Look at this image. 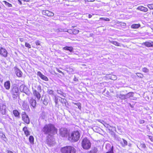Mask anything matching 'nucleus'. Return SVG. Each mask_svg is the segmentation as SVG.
<instances>
[{"mask_svg":"<svg viewBox=\"0 0 153 153\" xmlns=\"http://www.w3.org/2000/svg\"><path fill=\"white\" fill-rule=\"evenodd\" d=\"M42 131L46 134L51 133L53 135H54L57 134L58 130L53 124H49L45 125Z\"/></svg>","mask_w":153,"mask_h":153,"instance_id":"obj_1","label":"nucleus"},{"mask_svg":"<svg viewBox=\"0 0 153 153\" xmlns=\"http://www.w3.org/2000/svg\"><path fill=\"white\" fill-rule=\"evenodd\" d=\"M80 134L78 131H74L72 132L69 135L68 140L73 142L77 141L79 139Z\"/></svg>","mask_w":153,"mask_h":153,"instance_id":"obj_2","label":"nucleus"},{"mask_svg":"<svg viewBox=\"0 0 153 153\" xmlns=\"http://www.w3.org/2000/svg\"><path fill=\"white\" fill-rule=\"evenodd\" d=\"M61 153H76V149L73 146H66L60 149Z\"/></svg>","mask_w":153,"mask_h":153,"instance_id":"obj_3","label":"nucleus"},{"mask_svg":"<svg viewBox=\"0 0 153 153\" xmlns=\"http://www.w3.org/2000/svg\"><path fill=\"white\" fill-rule=\"evenodd\" d=\"M91 143L90 141L87 138H84L82 142V147L85 149L88 150L90 148Z\"/></svg>","mask_w":153,"mask_h":153,"instance_id":"obj_4","label":"nucleus"},{"mask_svg":"<svg viewBox=\"0 0 153 153\" xmlns=\"http://www.w3.org/2000/svg\"><path fill=\"white\" fill-rule=\"evenodd\" d=\"M13 97L16 99L19 95V90L18 87L15 85H13L11 91Z\"/></svg>","mask_w":153,"mask_h":153,"instance_id":"obj_5","label":"nucleus"},{"mask_svg":"<svg viewBox=\"0 0 153 153\" xmlns=\"http://www.w3.org/2000/svg\"><path fill=\"white\" fill-rule=\"evenodd\" d=\"M22 119L25 123L29 124L30 123V120L28 115L25 112H23L22 114Z\"/></svg>","mask_w":153,"mask_h":153,"instance_id":"obj_6","label":"nucleus"},{"mask_svg":"<svg viewBox=\"0 0 153 153\" xmlns=\"http://www.w3.org/2000/svg\"><path fill=\"white\" fill-rule=\"evenodd\" d=\"M33 93L34 96L37 98V100H39L41 97L40 92H38L37 90L33 88Z\"/></svg>","mask_w":153,"mask_h":153,"instance_id":"obj_7","label":"nucleus"},{"mask_svg":"<svg viewBox=\"0 0 153 153\" xmlns=\"http://www.w3.org/2000/svg\"><path fill=\"white\" fill-rule=\"evenodd\" d=\"M8 53L7 51L4 48H1L0 49V54L3 56L6 57Z\"/></svg>","mask_w":153,"mask_h":153,"instance_id":"obj_8","label":"nucleus"},{"mask_svg":"<svg viewBox=\"0 0 153 153\" xmlns=\"http://www.w3.org/2000/svg\"><path fill=\"white\" fill-rule=\"evenodd\" d=\"M118 141L122 147H124L127 145V141L123 139H120L118 140Z\"/></svg>","mask_w":153,"mask_h":153,"instance_id":"obj_9","label":"nucleus"},{"mask_svg":"<svg viewBox=\"0 0 153 153\" xmlns=\"http://www.w3.org/2000/svg\"><path fill=\"white\" fill-rule=\"evenodd\" d=\"M19 89L21 92L25 93L27 92L28 90L27 87L24 85H22L20 86Z\"/></svg>","mask_w":153,"mask_h":153,"instance_id":"obj_10","label":"nucleus"},{"mask_svg":"<svg viewBox=\"0 0 153 153\" xmlns=\"http://www.w3.org/2000/svg\"><path fill=\"white\" fill-rule=\"evenodd\" d=\"M68 133L67 130L64 128L61 129L60 131V134L62 137H65Z\"/></svg>","mask_w":153,"mask_h":153,"instance_id":"obj_11","label":"nucleus"},{"mask_svg":"<svg viewBox=\"0 0 153 153\" xmlns=\"http://www.w3.org/2000/svg\"><path fill=\"white\" fill-rule=\"evenodd\" d=\"M37 75L42 79L45 81H48V78L45 76L43 75L40 71L37 72Z\"/></svg>","mask_w":153,"mask_h":153,"instance_id":"obj_12","label":"nucleus"},{"mask_svg":"<svg viewBox=\"0 0 153 153\" xmlns=\"http://www.w3.org/2000/svg\"><path fill=\"white\" fill-rule=\"evenodd\" d=\"M22 130L26 137H28L30 135V132L28 130L27 127H24L23 128Z\"/></svg>","mask_w":153,"mask_h":153,"instance_id":"obj_13","label":"nucleus"},{"mask_svg":"<svg viewBox=\"0 0 153 153\" xmlns=\"http://www.w3.org/2000/svg\"><path fill=\"white\" fill-rule=\"evenodd\" d=\"M144 45L148 47H153V42L152 41H149L144 42Z\"/></svg>","mask_w":153,"mask_h":153,"instance_id":"obj_14","label":"nucleus"},{"mask_svg":"<svg viewBox=\"0 0 153 153\" xmlns=\"http://www.w3.org/2000/svg\"><path fill=\"white\" fill-rule=\"evenodd\" d=\"M4 86L7 90H9L10 87V82L9 81L5 82L4 84Z\"/></svg>","mask_w":153,"mask_h":153,"instance_id":"obj_15","label":"nucleus"},{"mask_svg":"<svg viewBox=\"0 0 153 153\" xmlns=\"http://www.w3.org/2000/svg\"><path fill=\"white\" fill-rule=\"evenodd\" d=\"M29 102L31 105H36V101L35 100L31 98L29 100Z\"/></svg>","mask_w":153,"mask_h":153,"instance_id":"obj_16","label":"nucleus"},{"mask_svg":"<svg viewBox=\"0 0 153 153\" xmlns=\"http://www.w3.org/2000/svg\"><path fill=\"white\" fill-rule=\"evenodd\" d=\"M108 77L109 78V79H111L113 80H115L117 79V76L114 75H108Z\"/></svg>","mask_w":153,"mask_h":153,"instance_id":"obj_17","label":"nucleus"},{"mask_svg":"<svg viewBox=\"0 0 153 153\" xmlns=\"http://www.w3.org/2000/svg\"><path fill=\"white\" fill-rule=\"evenodd\" d=\"M29 141L31 144H33L34 142V138L33 136H30L29 138Z\"/></svg>","mask_w":153,"mask_h":153,"instance_id":"obj_18","label":"nucleus"},{"mask_svg":"<svg viewBox=\"0 0 153 153\" xmlns=\"http://www.w3.org/2000/svg\"><path fill=\"white\" fill-rule=\"evenodd\" d=\"M63 49L65 50L69 51L70 52L72 51L73 50V48L71 47L66 46L64 47Z\"/></svg>","mask_w":153,"mask_h":153,"instance_id":"obj_19","label":"nucleus"},{"mask_svg":"<svg viewBox=\"0 0 153 153\" xmlns=\"http://www.w3.org/2000/svg\"><path fill=\"white\" fill-rule=\"evenodd\" d=\"M140 26V25L139 24H133L131 25V27L133 29H136L138 28Z\"/></svg>","mask_w":153,"mask_h":153,"instance_id":"obj_20","label":"nucleus"},{"mask_svg":"<svg viewBox=\"0 0 153 153\" xmlns=\"http://www.w3.org/2000/svg\"><path fill=\"white\" fill-rule=\"evenodd\" d=\"M13 113L15 117H18L19 116V113L17 110H13Z\"/></svg>","mask_w":153,"mask_h":153,"instance_id":"obj_21","label":"nucleus"},{"mask_svg":"<svg viewBox=\"0 0 153 153\" xmlns=\"http://www.w3.org/2000/svg\"><path fill=\"white\" fill-rule=\"evenodd\" d=\"M3 3L6 6H7L8 7H12V5L9 3L7 2L6 1H3Z\"/></svg>","mask_w":153,"mask_h":153,"instance_id":"obj_22","label":"nucleus"},{"mask_svg":"<svg viewBox=\"0 0 153 153\" xmlns=\"http://www.w3.org/2000/svg\"><path fill=\"white\" fill-rule=\"evenodd\" d=\"M106 153H114L113 146H110V149Z\"/></svg>","mask_w":153,"mask_h":153,"instance_id":"obj_23","label":"nucleus"},{"mask_svg":"<svg viewBox=\"0 0 153 153\" xmlns=\"http://www.w3.org/2000/svg\"><path fill=\"white\" fill-rule=\"evenodd\" d=\"M57 92L58 94H60L62 96L64 97H65L66 94L63 93V92H62L61 91L59 90H57Z\"/></svg>","mask_w":153,"mask_h":153,"instance_id":"obj_24","label":"nucleus"},{"mask_svg":"<svg viewBox=\"0 0 153 153\" xmlns=\"http://www.w3.org/2000/svg\"><path fill=\"white\" fill-rule=\"evenodd\" d=\"M22 74V72L19 70L16 71V75L20 77Z\"/></svg>","mask_w":153,"mask_h":153,"instance_id":"obj_25","label":"nucleus"},{"mask_svg":"<svg viewBox=\"0 0 153 153\" xmlns=\"http://www.w3.org/2000/svg\"><path fill=\"white\" fill-rule=\"evenodd\" d=\"M110 42L111 43L114 44V45L116 46H120L119 43L117 42L114 41H111Z\"/></svg>","mask_w":153,"mask_h":153,"instance_id":"obj_26","label":"nucleus"},{"mask_svg":"<svg viewBox=\"0 0 153 153\" xmlns=\"http://www.w3.org/2000/svg\"><path fill=\"white\" fill-rule=\"evenodd\" d=\"M49 11L48 10H43L42 11V14L44 15L48 16Z\"/></svg>","mask_w":153,"mask_h":153,"instance_id":"obj_27","label":"nucleus"},{"mask_svg":"<svg viewBox=\"0 0 153 153\" xmlns=\"http://www.w3.org/2000/svg\"><path fill=\"white\" fill-rule=\"evenodd\" d=\"M47 92L48 94H53V91L51 89H48Z\"/></svg>","mask_w":153,"mask_h":153,"instance_id":"obj_28","label":"nucleus"},{"mask_svg":"<svg viewBox=\"0 0 153 153\" xmlns=\"http://www.w3.org/2000/svg\"><path fill=\"white\" fill-rule=\"evenodd\" d=\"M79 32V30H78L74 29L73 30L72 33L73 34H77Z\"/></svg>","mask_w":153,"mask_h":153,"instance_id":"obj_29","label":"nucleus"},{"mask_svg":"<svg viewBox=\"0 0 153 153\" xmlns=\"http://www.w3.org/2000/svg\"><path fill=\"white\" fill-rule=\"evenodd\" d=\"M37 89L38 92H41L42 91L41 86L39 85H38L37 88Z\"/></svg>","mask_w":153,"mask_h":153,"instance_id":"obj_30","label":"nucleus"},{"mask_svg":"<svg viewBox=\"0 0 153 153\" xmlns=\"http://www.w3.org/2000/svg\"><path fill=\"white\" fill-rule=\"evenodd\" d=\"M60 31H64V32H67L68 33H71V32H69L66 29H60L59 30Z\"/></svg>","mask_w":153,"mask_h":153,"instance_id":"obj_31","label":"nucleus"},{"mask_svg":"<svg viewBox=\"0 0 153 153\" xmlns=\"http://www.w3.org/2000/svg\"><path fill=\"white\" fill-rule=\"evenodd\" d=\"M147 6L150 9H153V4H149Z\"/></svg>","mask_w":153,"mask_h":153,"instance_id":"obj_32","label":"nucleus"},{"mask_svg":"<svg viewBox=\"0 0 153 153\" xmlns=\"http://www.w3.org/2000/svg\"><path fill=\"white\" fill-rule=\"evenodd\" d=\"M54 14L53 13H52L51 12L49 11V13H48V14L47 16H54Z\"/></svg>","mask_w":153,"mask_h":153,"instance_id":"obj_33","label":"nucleus"},{"mask_svg":"<svg viewBox=\"0 0 153 153\" xmlns=\"http://www.w3.org/2000/svg\"><path fill=\"white\" fill-rule=\"evenodd\" d=\"M25 46L28 48H31L30 45L27 42L25 43Z\"/></svg>","mask_w":153,"mask_h":153,"instance_id":"obj_34","label":"nucleus"},{"mask_svg":"<svg viewBox=\"0 0 153 153\" xmlns=\"http://www.w3.org/2000/svg\"><path fill=\"white\" fill-rule=\"evenodd\" d=\"M137 9L143 11V7L142 6H140L138 7Z\"/></svg>","mask_w":153,"mask_h":153,"instance_id":"obj_35","label":"nucleus"},{"mask_svg":"<svg viewBox=\"0 0 153 153\" xmlns=\"http://www.w3.org/2000/svg\"><path fill=\"white\" fill-rule=\"evenodd\" d=\"M100 19H102L105 21H110V19H109L108 18H101Z\"/></svg>","mask_w":153,"mask_h":153,"instance_id":"obj_36","label":"nucleus"},{"mask_svg":"<svg viewBox=\"0 0 153 153\" xmlns=\"http://www.w3.org/2000/svg\"><path fill=\"white\" fill-rule=\"evenodd\" d=\"M88 153H96V152L95 150H92L89 151Z\"/></svg>","mask_w":153,"mask_h":153,"instance_id":"obj_37","label":"nucleus"},{"mask_svg":"<svg viewBox=\"0 0 153 153\" xmlns=\"http://www.w3.org/2000/svg\"><path fill=\"white\" fill-rule=\"evenodd\" d=\"M35 43L37 45H40V42L39 41L37 40L35 42Z\"/></svg>","mask_w":153,"mask_h":153,"instance_id":"obj_38","label":"nucleus"},{"mask_svg":"<svg viewBox=\"0 0 153 153\" xmlns=\"http://www.w3.org/2000/svg\"><path fill=\"white\" fill-rule=\"evenodd\" d=\"M149 138L152 142H153V136H148Z\"/></svg>","mask_w":153,"mask_h":153,"instance_id":"obj_39","label":"nucleus"},{"mask_svg":"<svg viewBox=\"0 0 153 153\" xmlns=\"http://www.w3.org/2000/svg\"><path fill=\"white\" fill-rule=\"evenodd\" d=\"M56 71L58 72H59V73H62L63 74V75H64V74L63 73V72H62L61 71H60V70H59L57 68H56Z\"/></svg>","mask_w":153,"mask_h":153,"instance_id":"obj_40","label":"nucleus"},{"mask_svg":"<svg viewBox=\"0 0 153 153\" xmlns=\"http://www.w3.org/2000/svg\"><path fill=\"white\" fill-rule=\"evenodd\" d=\"M66 100L64 99H62V98L61 99V102H64V103L65 104V105H66V103H65V101H66Z\"/></svg>","mask_w":153,"mask_h":153,"instance_id":"obj_41","label":"nucleus"},{"mask_svg":"<svg viewBox=\"0 0 153 153\" xmlns=\"http://www.w3.org/2000/svg\"><path fill=\"white\" fill-rule=\"evenodd\" d=\"M133 94V93H129L128 94H127L126 96L127 97H129L130 96H132V95Z\"/></svg>","mask_w":153,"mask_h":153,"instance_id":"obj_42","label":"nucleus"},{"mask_svg":"<svg viewBox=\"0 0 153 153\" xmlns=\"http://www.w3.org/2000/svg\"><path fill=\"white\" fill-rule=\"evenodd\" d=\"M95 0H85V2H93Z\"/></svg>","mask_w":153,"mask_h":153,"instance_id":"obj_43","label":"nucleus"},{"mask_svg":"<svg viewBox=\"0 0 153 153\" xmlns=\"http://www.w3.org/2000/svg\"><path fill=\"white\" fill-rule=\"evenodd\" d=\"M148 70L145 68H144V72H148Z\"/></svg>","mask_w":153,"mask_h":153,"instance_id":"obj_44","label":"nucleus"},{"mask_svg":"<svg viewBox=\"0 0 153 153\" xmlns=\"http://www.w3.org/2000/svg\"><path fill=\"white\" fill-rule=\"evenodd\" d=\"M7 153H14L12 151L9 150H7Z\"/></svg>","mask_w":153,"mask_h":153,"instance_id":"obj_45","label":"nucleus"},{"mask_svg":"<svg viewBox=\"0 0 153 153\" xmlns=\"http://www.w3.org/2000/svg\"><path fill=\"white\" fill-rule=\"evenodd\" d=\"M148 9L146 7H144V12H146L147 11Z\"/></svg>","mask_w":153,"mask_h":153,"instance_id":"obj_46","label":"nucleus"},{"mask_svg":"<svg viewBox=\"0 0 153 153\" xmlns=\"http://www.w3.org/2000/svg\"><path fill=\"white\" fill-rule=\"evenodd\" d=\"M19 40L21 42H22L23 41V39L22 38H20L19 39Z\"/></svg>","mask_w":153,"mask_h":153,"instance_id":"obj_47","label":"nucleus"},{"mask_svg":"<svg viewBox=\"0 0 153 153\" xmlns=\"http://www.w3.org/2000/svg\"><path fill=\"white\" fill-rule=\"evenodd\" d=\"M92 15L91 14H89L88 15V17L90 18H91L92 17Z\"/></svg>","mask_w":153,"mask_h":153,"instance_id":"obj_48","label":"nucleus"},{"mask_svg":"<svg viewBox=\"0 0 153 153\" xmlns=\"http://www.w3.org/2000/svg\"><path fill=\"white\" fill-rule=\"evenodd\" d=\"M18 1L19 2L21 5L22 4V2H21L20 0H19Z\"/></svg>","mask_w":153,"mask_h":153,"instance_id":"obj_49","label":"nucleus"},{"mask_svg":"<svg viewBox=\"0 0 153 153\" xmlns=\"http://www.w3.org/2000/svg\"><path fill=\"white\" fill-rule=\"evenodd\" d=\"M145 26H150V25L149 24H146L145 25Z\"/></svg>","mask_w":153,"mask_h":153,"instance_id":"obj_50","label":"nucleus"},{"mask_svg":"<svg viewBox=\"0 0 153 153\" xmlns=\"http://www.w3.org/2000/svg\"><path fill=\"white\" fill-rule=\"evenodd\" d=\"M146 98H147L148 99V100H149V97H145V98L146 99Z\"/></svg>","mask_w":153,"mask_h":153,"instance_id":"obj_51","label":"nucleus"},{"mask_svg":"<svg viewBox=\"0 0 153 153\" xmlns=\"http://www.w3.org/2000/svg\"><path fill=\"white\" fill-rule=\"evenodd\" d=\"M150 27L151 28V29L153 31V27Z\"/></svg>","mask_w":153,"mask_h":153,"instance_id":"obj_52","label":"nucleus"},{"mask_svg":"<svg viewBox=\"0 0 153 153\" xmlns=\"http://www.w3.org/2000/svg\"><path fill=\"white\" fill-rule=\"evenodd\" d=\"M55 102H56V105L57 104V102H56V100H55Z\"/></svg>","mask_w":153,"mask_h":153,"instance_id":"obj_53","label":"nucleus"},{"mask_svg":"<svg viewBox=\"0 0 153 153\" xmlns=\"http://www.w3.org/2000/svg\"><path fill=\"white\" fill-rule=\"evenodd\" d=\"M100 121V120H99V122H100L101 123H102Z\"/></svg>","mask_w":153,"mask_h":153,"instance_id":"obj_54","label":"nucleus"},{"mask_svg":"<svg viewBox=\"0 0 153 153\" xmlns=\"http://www.w3.org/2000/svg\"><path fill=\"white\" fill-rule=\"evenodd\" d=\"M81 105L78 106L79 108V107H81Z\"/></svg>","mask_w":153,"mask_h":153,"instance_id":"obj_55","label":"nucleus"},{"mask_svg":"<svg viewBox=\"0 0 153 153\" xmlns=\"http://www.w3.org/2000/svg\"><path fill=\"white\" fill-rule=\"evenodd\" d=\"M62 105H64V104H63V102H62Z\"/></svg>","mask_w":153,"mask_h":153,"instance_id":"obj_56","label":"nucleus"},{"mask_svg":"<svg viewBox=\"0 0 153 153\" xmlns=\"http://www.w3.org/2000/svg\"><path fill=\"white\" fill-rule=\"evenodd\" d=\"M152 14H153V13H152Z\"/></svg>","mask_w":153,"mask_h":153,"instance_id":"obj_57","label":"nucleus"}]
</instances>
